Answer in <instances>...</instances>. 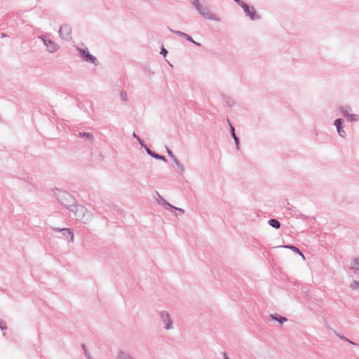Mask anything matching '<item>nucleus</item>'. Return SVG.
<instances>
[{
  "label": "nucleus",
  "instance_id": "72a5a7b5",
  "mask_svg": "<svg viewBox=\"0 0 359 359\" xmlns=\"http://www.w3.org/2000/svg\"><path fill=\"white\" fill-rule=\"evenodd\" d=\"M227 103L229 106H231V102H228Z\"/></svg>",
  "mask_w": 359,
  "mask_h": 359
},
{
  "label": "nucleus",
  "instance_id": "f3484780",
  "mask_svg": "<svg viewBox=\"0 0 359 359\" xmlns=\"http://www.w3.org/2000/svg\"><path fill=\"white\" fill-rule=\"evenodd\" d=\"M228 121H229V125L231 126V134H232V137H233V138L234 140L235 144H236V147L238 149V146H239V139H238V137H237V135L235 133V129H234L233 126H232V125L231 124L229 120H228Z\"/></svg>",
  "mask_w": 359,
  "mask_h": 359
},
{
  "label": "nucleus",
  "instance_id": "b1692460",
  "mask_svg": "<svg viewBox=\"0 0 359 359\" xmlns=\"http://www.w3.org/2000/svg\"><path fill=\"white\" fill-rule=\"evenodd\" d=\"M121 100H123V101H126L127 100V93L125 90H121Z\"/></svg>",
  "mask_w": 359,
  "mask_h": 359
},
{
  "label": "nucleus",
  "instance_id": "4468645a",
  "mask_svg": "<svg viewBox=\"0 0 359 359\" xmlns=\"http://www.w3.org/2000/svg\"><path fill=\"white\" fill-rule=\"evenodd\" d=\"M334 125L337 128L338 133L340 136L344 137L345 135V131L342 129V121L340 118L337 119L334 121Z\"/></svg>",
  "mask_w": 359,
  "mask_h": 359
},
{
  "label": "nucleus",
  "instance_id": "a211bd4d",
  "mask_svg": "<svg viewBox=\"0 0 359 359\" xmlns=\"http://www.w3.org/2000/svg\"><path fill=\"white\" fill-rule=\"evenodd\" d=\"M268 224L276 229H278L280 227V223L276 219H271L268 221Z\"/></svg>",
  "mask_w": 359,
  "mask_h": 359
},
{
  "label": "nucleus",
  "instance_id": "f704fd0d",
  "mask_svg": "<svg viewBox=\"0 0 359 359\" xmlns=\"http://www.w3.org/2000/svg\"><path fill=\"white\" fill-rule=\"evenodd\" d=\"M227 103L229 106H231V102H228Z\"/></svg>",
  "mask_w": 359,
  "mask_h": 359
},
{
  "label": "nucleus",
  "instance_id": "0eeeda50",
  "mask_svg": "<svg viewBox=\"0 0 359 359\" xmlns=\"http://www.w3.org/2000/svg\"><path fill=\"white\" fill-rule=\"evenodd\" d=\"M59 36L65 41L72 40V28L69 25H62L59 29Z\"/></svg>",
  "mask_w": 359,
  "mask_h": 359
},
{
  "label": "nucleus",
  "instance_id": "6ab92c4d",
  "mask_svg": "<svg viewBox=\"0 0 359 359\" xmlns=\"http://www.w3.org/2000/svg\"><path fill=\"white\" fill-rule=\"evenodd\" d=\"M282 247L285 248L290 249V250H292L293 252H295L299 254L302 257V258L304 259H305L304 255L302 254V252L299 250V249L298 248H297L294 245H283Z\"/></svg>",
  "mask_w": 359,
  "mask_h": 359
},
{
  "label": "nucleus",
  "instance_id": "c756f323",
  "mask_svg": "<svg viewBox=\"0 0 359 359\" xmlns=\"http://www.w3.org/2000/svg\"><path fill=\"white\" fill-rule=\"evenodd\" d=\"M51 229L55 231H59L60 232V230H61L60 228H54V227H51Z\"/></svg>",
  "mask_w": 359,
  "mask_h": 359
},
{
  "label": "nucleus",
  "instance_id": "cd10ccee",
  "mask_svg": "<svg viewBox=\"0 0 359 359\" xmlns=\"http://www.w3.org/2000/svg\"><path fill=\"white\" fill-rule=\"evenodd\" d=\"M173 208L177 210H178V211H180V212H182V213L184 212V210L183 209H182V208H176V207H174Z\"/></svg>",
  "mask_w": 359,
  "mask_h": 359
},
{
  "label": "nucleus",
  "instance_id": "412c9836",
  "mask_svg": "<svg viewBox=\"0 0 359 359\" xmlns=\"http://www.w3.org/2000/svg\"><path fill=\"white\" fill-rule=\"evenodd\" d=\"M82 348L83 349V351H84V354H85V356L87 359H93L88 352V351L87 350L86 346L84 344H82Z\"/></svg>",
  "mask_w": 359,
  "mask_h": 359
},
{
  "label": "nucleus",
  "instance_id": "7c9ffc66",
  "mask_svg": "<svg viewBox=\"0 0 359 359\" xmlns=\"http://www.w3.org/2000/svg\"><path fill=\"white\" fill-rule=\"evenodd\" d=\"M224 359H229L226 353H223Z\"/></svg>",
  "mask_w": 359,
  "mask_h": 359
},
{
  "label": "nucleus",
  "instance_id": "f8f14e48",
  "mask_svg": "<svg viewBox=\"0 0 359 359\" xmlns=\"http://www.w3.org/2000/svg\"><path fill=\"white\" fill-rule=\"evenodd\" d=\"M78 136L81 138H85L90 142H93L94 141V136L90 133L80 132L79 133Z\"/></svg>",
  "mask_w": 359,
  "mask_h": 359
},
{
  "label": "nucleus",
  "instance_id": "a878e982",
  "mask_svg": "<svg viewBox=\"0 0 359 359\" xmlns=\"http://www.w3.org/2000/svg\"><path fill=\"white\" fill-rule=\"evenodd\" d=\"M168 50L165 48H162L161 49V54H162L164 57H165L168 54Z\"/></svg>",
  "mask_w": 359,
  "mask_h": 359
},
{
  "label": "nucleus",
  "instance_id": "5701e85b",
  "mask_svg": "<svg viewBox=\"0 0 359 359\" xmlns=\"http://www.w3.org/2000/svg\"><path fill=\"white\" fill-rule=\"evenodd\" d=\"M158 196L159 198H161V201H162V204L163 205H168L170 206V208H174L173 205H170L169 203H168L162 196H161L159 194H158Z\"/></svg>",
  "mask_w": 359,
  "mask_h": 359
},
{
  "label": "nucleus",
  "instance_id": "aec40b11",
  "mask_svg": "<svg viewBox=\"0 0 359 359\" xmlns=\"http://www.w3.org/2000/svg\"><path fill=\"white\" fill-rule=\"evenodd\" d=\"M343 114L350 121H357L358 120V117L355 114H349V112L347 110H345L344 111H343Z\"/></svg>",
  "mask_w": 359,
  "mask_h": 359
},
{
  "label": "nucleus",
  "instance_id": "2eb2a0df",
  "mask_svg": "<svg viewBox=\"0 0 359 359\" xmlns=\"http://www.w3.org/2000/svg\"><path fill=\"white\" fill-rule=\"evenodd\" d=\"M270 318L276 321H278L280 324H283L284 323L287 321V318L283 316H280L277 313L270 314Z\"/></svg>",
  "mask_w": 359,
  "mask_h": 359
},
{
  "label": "nucleus",
  "instance_id": "c85d7f7f",
  "mask_svg": "<svg viewBox=\"0 0 359 359\" xmlns=\"http://www.w3.org/2000/svg\"><path fill=\"white\" fill-rule=\"evenodd\" d=\"M354 285H355V287L359 289V281H355Z\"/></svg>",
  "mask_w": 359,
  "mask_h": 359
},
{
  "label": "nucleus",
  "instance_id": "f257e3e1",
  "mask_svg": "<svg viewBox=\"0 0 359 359\" xmlns=\"http://www.w3.org/2000/svg\"><path fill=\"white\" fill-rule=\"evenodd\" d=\"M69 211L74 214L77 220H79L83 224L89 223L93 217L90 211L84 206L77 204L76 202L72 208H69Z\"/></svg>",
  "mask_w": 359,
  "mask_h": 359
},
{
  "label": "nucleus",
  "instance_id": "2f4dec72",
  "mask_svg": "<svg viewBox=\"0 0 359 359\" xmlns=\"http://www.w3.org/2000/svg\"><path fill=\"white\" fill-rule=\"evenodd\" d=\"M133 136L136 140H137V137H140L139 136H137V135H136V133H135V132L133 133Z\"/></svg>",
  "mask_w": 359,
  "mask_h": 359
},
{
  "label": "nucleus",
  "instance_id": "7ed1b4c3",
  "mask_svg": "<svg viewBox=\"0 0 359 359\" xmlns=\"http://www.w3.org/2000/svg\"><path fill=\"white\" fill-rule=\"evenodd\" d=\"M192 5L194 6L198 12L205 19L217 21L218 19L215 15L210 13L207 6H203L198 0H194Z\"/></svg>",
  "mask_w": 359,
  "mask_h": 359
},
{
  "label": "nucleus",
  "instance_id": "20e7f679",
  "mask_svg": "<svg viewBox=\"0 0 359 359\" xmlns=\"http://www.w3.org/2000/svg\"><path fill=\"white\" fill-rule=\"evenodd\" d=\"M234 1L243 9L245 15L248 16L252 20H257L260 19V16L257 13L253 8H250L247 4L241 0H234Z\"/></svg>",
  "mask_w": 359,
  "mask_h": 359
},
{
  "label": "nucleus",
  "instance_id": "bb28decb",
  "mask_svg": "<svg viewBox=\"0 0 359 359\" xmlns=\"http://www.w3.org/2000/svg\"><path fill=\"white\" fill-rule=\"evenodd\" d=\"M357 264H358V262L355 260V261L353 262V264H352V267H353V268H355V269H359V268H358V267H357V266H355Z\"/></svg>",
  "mask_w": 359,
  "mask_h": 359
},
{
  "label": "nucleus",
  "instance_id": "4be33fe9",
  "mask_svg": "<svg viewBox=\"0 0 359 359\" xmlns=\"http://www.w3.org/2000/svg\"><path fill=\"white\" fill-rule=\"evenodd\" d=\"M0 329L1 330H5L7 329V325L5 321L0 320Z\"/></svg>",
  "mask_w": 359,
  "mask_h": 359
},
{
  "label": "nucleus",
  "instance_id": "473e14b6",
  "mask_svg": "<svg viewBox=\"0 0 359 359\" xmlns=\"http://www.w3.org/2000/svg\"><path fill=\"white\" fill-rule=\"evenodd\" d=\"M5 36H6V34H5L2 33V34H1V37H5Z\"/></svg>",
  "mask_w": 359,
  "mask_h": 359
},
{
  "label": "nucleus",
  "instance_id": "423d86ee",
  "mask_svg": "<svg viewBox=\"0 0 359 359\" xmlns=\"http://www.w3.org/2000/svg\"><path fill=\"white\" fill-rule=\"evenodd\" d=\"M160 319L163 324L164 329L167 330H172L173 320L171 318L170 314L167 311H162L159 313Z\"/></svg>",
  "mask_w": 359,
  "mask_h": 359
},
{
  "label": "nucleus",
  "instance_id": "39448f33",
  "mask_svg": "<svg viewBox=\"0 0 359 359\" xmlns=\"http://www.w3.org/2000/svg\"><path fill=\"white\" fill-rule=\"evenodd\" d=\"M38 39L43 41L46 50L50 53H56L60 48V46L55 41L48 39L46 35H40Z\"/></svg>",
  "mask_w": 359,
  "mask_h": 359
},
{
  "label": "nucleus",
  "instance_id": "f03ea898",
  "mask_svg": "<svg viewBox=\"0 0 359 359\" xmlns=\"http://www.w3.org/2000/svg\"><path fill=\"white\" fill-rule=\"evenodd\" d=\"M53 192L59 203L66 207L69 210V208H72L75 204V198L68 192L58 189H55Z\"/></svg>",
  "mask_w": 359,
  "mask_h": 359
},
{
  "label": "nucleus",
  "instance_id": "6e6552de",
  "mask_svg": "<svg viewBox=\"0 0 359 359\" xmlns=\"http://www.w3.org/2000/svg\"><path fill=\"white\" fill-rule=\"evenodd\" d=\"M77 50L80 53L81 56L86 61L95 63L97 59L91 55L88 50H83L80 48H77Z\"/></svg>",
  "mask_w": 359,
  "mask_h": 359
},
{
  "label": "nucleus",
  "instance_id": "9d476101",
  "mask_svg": "<svg viewBox=\"0 0 359 359\" xmlns=\"http://www.w3.org/2000/svg\"><path fill=\"white\" fill-rule=\"evenodd\" d=\"M60 232H61L62 236L67 238L69 242H74V234L69 229L62 228Z\"/></svg>",
  "mask_w": 359,
  "mask_h": 359
},
{
  "label": "nucleus",
  "instance_id": "9b49d317",
  "mask_svg": "<svg viewBox=\"0 0 359 359\" xmlns=\"http://www.w3.org/2000/svg\"><path fill=\"white\" fill-rule=\"evenodd\" d=\"M167 152L169 155V156L172 159V161L175 162V165L177 166V168L181 170L182 171L184 170V166L180 162V161L176 158V156L173 154L171 150H170L168 148H167Z\"/></svg>",
  "mask_w": 359,
  "mask_h": 359
},
{
  "label": "nucleus",
  "instance_id": "ddd939ff",
  "mask_svg": "<svg viewBox=\"0 0 359 359\" xmlns=\"http://www.w3.org/2000/svg\"><path fill=\"white\" fill-rule=\"evenodd\" d=\"M146 151H147V154L149 155L150 156H151L152 158L166 162V159H165V156L159 155V154L152 151L149 148H146Z\"/></svg>",
  "mask_w": 359,
  "mask_h": 359
},
{
  "label": "nucleus",
  "instance_id": "1a4fd4ad",
  "mask_svg": "<svg viewBox=\"0 0 359 359\" xmlns=\"http://www.w3.org/2000/svg\"><path fill=\"white\" fill-rule=\"evenodd\" d=\"M170 31L171 32H172V33H175V34H176L179 35V36H181V37L184 38V39H187V41H191V42H192L193 43H194V44H196V45H197V46H201V43H197V42H196V41L192 39V37H191V36H190L189 34H186V33H184V32H181V31H177V30H173V29H170Z\"/></svg>",
  "mask_w": 359,
  "mask_h": 359
},
{
  "label": "nucleus",
  "instance_id": "dca6fc26",
  "mask_svg": "<svg viewBox=\"0 0 359 359\" xmlns=\"http://www.w3.org/2000/svg\"><path fill=\"white\" fill-rule=\"evenodd\" d=\"M116 359H134L128 353L123 351H118Z\"/></svg>",
  "mask_w": 359,
  "mask_h": 359
},
{
  "label": "nucleus",
  "instance_id": "393cba45",
  "mask_svg": "<svg viewBox=\"0 0 359 359\" xmlns=\"http://www.w3.org/2000/svg\"><path fill=\"white\" fill-rule=\"evenodd\" d=\"M137 140L138 141L139 144L141 145L142 147H144L145 149L146 148H148L146 146V144H144V141L142 139H140V137H137Z\"/></svg>",
  "mask_w": 359,
  "mask_h": 359
}]
</instances>
